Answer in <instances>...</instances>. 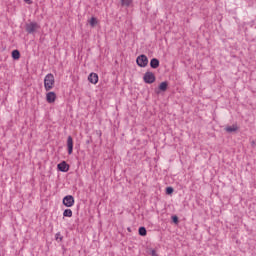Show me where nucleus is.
<instances>
[{
    "instance_id": "1",
    "label": "nucleus",
    "mask_w": 256,
    "mask_h": 256,
    "mask_svg": "<svg viewBox=\"0 0 256 256\" xmlns=\"http://www.w3.org/2000/svg\"><path fill=\"white\" fill-rule=\"evenodd\" d=\"M53 87H55V76L49 73L44 77V89L45 91H51Z\"/></svg>"
},
{
    "instance_id": "2",
    "label": "nucleus",
    "mask_w": 256,
    "mask_h": 256,
    "mask_svg": "<svg viewBox=\"0 0 256 256\" xmlns=\"http://www.w3.org/2000/svg\"><path fill=\"white\" fill-rule=\"evenodd\" d=\"M136 63L138 67H147V65H149V59L144 54H142L137 57Z\"/></svg>"
},
{
    "instance_id": "3",
    "label": "nucleus",
    "mask_w": 256,
    "mask_h": 256,
    "mask_svg": "<svg viewBox=\"0 0 256 256\" xmlns=\"http://www.w3.org/2000/svg\"><path fill=\"white\" fill-rule=\"evenodd\" d=\"M62 203L65 207H73L75 205V198L72 195H67L63 198Z\"/></svg>"
},
{
    "instance_id": "4",
    "label": "nucleus",
    "mask_w": 256,
    "mask_h": 256,
    "mask_svg": "<svg viewBox=\"0 0 256 256\" xmlns=\"http://www.w3.org/2000/svg\"><path fill=\"white\" fill-rule=\"evenodd\" d=\"M40 28L41 26H39L36 22H30L26 24L27 33H35V31H37Z\"/></svg>"
},
{
    "instance_id": "5",
    "label": "nucleus",
    "mask_w": 256,
    "mask_h": 256,
    "mask_svg": "<svg viewBox=\"0 0 256 256\" xmlns=\"http://www.w3.org/2000/svg\"><path fill=\"white\" fill-rule=\"evenodd\" d=\"M143 80L151 85V83H155V74H153V72H146L144 74Z\"/></svg>"
},
{
    "instance_id": "6",
    "label": "nucleus",
    "mask_w": 256,
    "mask_h": 256,
    "mask_svg": "<svg viewBox=\"0 0 256 256\" xmlns=\"http://www.w3.org/2000/svg\"><path fill=\"white\" fill-rule=\"evenodd\" d=\"M46 101L47 103H55L57 101V94L55 92L46 93Z\"/></svg>"
},
{
    "instance_id": "7",
    "label": "nucleus",
    "mask_w": 256,
    "mask_h": 256,
    "mask_svg": "<svg viewBox=\"0 0 256 256\" xmlns=\"http://www.w3.org/2000/svg\"><path fill=\"white\" fill-rule=\"evenodd\" d=\"M88 81L92 83V85H97V83H99V75H97V73H90Z\"/></svg>"
},
{
    "instance_id": "8",
    "label": "nucleus",
    "mask_w": 256,
    "mask_h": 256,
    "mask_svg": "<svg viewBox=\"0 0 256 256\" xmlns=\"http://www.w3.org/2000/svg\"><path fill=\"white\" fill-rule=\"evenodd\" d=\"M67 149L68 155H73V137L68 136L67 138Z\"/></svg>"
},
{
    "instance_id": "9",
    "label": "nucleus",
    "mask_w": 256,
    "mask_h": 256,
    "mask_svg": "<svg viewBox=\"0 0 256 256\" xmlns=\"http://www.w3.org/2000/svg\"><path fill=\"white\" fill-rule=\"evenodd\" d=\"M59 171H62V173H67L69 171V166L67 162L63 161L57 165Z\"/></svg>"
},
{
    "instance_id": "10",
    "label": "nucleus",
    "mask_w": 256,
    "mask_h": 256,
    "mask_svg": "<svg viewBox=\"0 0 256 256\" xmlns=\"http://www.w3.org/2000/svg\"><path fill=\"white\" fill-rule=\"evenodd\" d=\"M88 23L90 24L91 27H97V25H99V20H97L96 17H92L91 19L88 20Z\"/></svg>"
},
{
    "instance_id": "11",
    "label": "nucleus",
    "mask_w": 256,
    "mask_h": 256,
    "mask_svg": "<svg viewBox=\"0 0 256 256\" xmlns=\"http://www.w3.org/2000/svg\"><path fill=\"white\" fill-rule=\"evenodd\" d=\"M237 129H239V127H237V125H232V126H227L225 128V131H227V133H235V131H237Z\"/></svg>"
},
{
    "instance_id": "12",
    "label": "nucleus",
    "mask_w": 256,
    "mask_h": 256,
    "mask_svg": "<svg viewBox=\"0 0 256 256\" xmlns=\"http://www.w3.org/2000/svg\"><path fill=\"white\" fill-rule=\"evenodd\" d=\"M150 67H152V69H157V67H159V60L156 58H153L150 61Z\"/></svg>"
},
{
    "instance_id": "13",
    "label": "nucleus",
    "mask_w": 256,
    "mask_h": 256,
    "mask_svg": "<svg viewBox=\"0 0 256 256\" xmlns=\"http://www.w3.org/2000/svg\"><path fill=\"white\" fill-rule=\"evenodd\" d=\"M167 87H169V84L167 82H161L159 85L160 91H167Z\"/></svg>"
},
{
    "instance_id": "14",
    "label": "nucleus",
    "mask_w": 256,
    "mask_h": 256,
    "mask_svg": "<svg viewBox=\"0 0 256 256\" xmlns=\"http://www.w3.org/2000/svg\"><path fill=\"white\" fill-rule=\"evenodd\" d=\"M63 217H73V210L72 209L64 210Z\"/></svg>"
},
{
    "instance_id": "15",
    "label": "nucleus",
    "mask_w": 256,
    "mask_h": 256,
    "mask_svg": "<svg viewBox=\"0 0 256 256\" xmlns=\"http://www.w3.org/2000/svg\"><path fill=\"white\" fill-rule=\"evenodd\" d=\"M121 3L123 7H129L133 3V0H121Z\"/></svg>"
},
{
    "instance_id": "16",
    "label": "nucleus",
    "mask_w": 256,
    "mask_h": 256,
    "mask_svg": "<svg viewBox=\"0 0 256 256\" xmlns=\"http://www.w3.org/2000/svg\"><path fill=\"white\" fill-rule=\"evenodd\" d=\"M12 57L16 60L19 59L21 57V53H19V50H14L12 52Z\"/></svg>"
},
{
    "instance_id": "17",
    "label": "nucleus",
    "mask_w": 256,
    "mask_h": 256,
    "mask_svg": "<svg viewBox=\"0 0 256 256\" xmlns=\"http://www.w3.org/2000/svg\"><path fill=\"white\" fill-rule=\"evenodd\" d=\"M139 235H141V237H145V235H147V229H145V227H140Z\"/></svg>"
},
{
    "instance_id": "18",
    "label": "nucleus",
    "mask_w": 256,
    "mask_h": 256,
    "mask_svg": "<svg viewBox=\"0 0 256 256\" xmlns=\"http://www.w3.org/2000/svg\"><path fill=\"white\" fill-rule=\"evenodd\" d=\"M166 193H167V195H171V193H173V187H167Z\"/></svg>"
},
{
    "instance_id": "19",
    "label": "nucleus",
    "mask_w": 256,
    "mask_h": 256,
    "mask_svg": "<svg viewBox=\"0 0 256 256\" xmlns=\"http://www.w3.org/2000/svg\"><path fill=\"white\" fill-rule=\"evenodd\" d=\"M150 255L159 256V254H157V251H155V249H150Z\"/></svg>"
},
{
    "instance_id": "20",
    "label": "nucleus",
    "mask_w": 256,
    "mask_h": 256,
    "mask_svg": "<svg viewBox=\"0 0 256 256\" xmlns=\"http://www.w3.org/2000/svg\"><path fill=\"white\" fill-rule=\"evenodd\" d=\"M173 221H174V223H178L179 222V218H177V216H174L173 217Z\"/></svg>"
},
{
    "instance_id": "21",
    "label": "nucleus",
    "mask_w": 256,
    "mask_h": 256,
    "mask_svg": "<svg viewBox=\"0 0 256 256\" xmlns=\"http://www.w3.org/2000/svg\"><path fill=\"white\" fill-rule=\"evenodd\" d=\"M24 1H25V3H27L28 5H31V3H33L32 0H24Z\"/></svg>"
}]
</instances>
